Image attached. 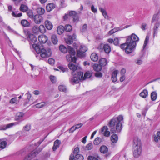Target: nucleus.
Here are the masks:
<instances>
[{
  "label": "nucleus",
  "mask_w": 160,
  "mask_h": 160,
  "mask_svg": "<svg viewBox=\"0 0 160 160\" xmlns=\"http://www.w3.org/2000/svg\"><path fill=\"white\" fill-rule=\"evenodd\" d=\"M139 40L138 37L134 33L131 36H128L126 42L121 44L120 47L122 49L125 50V52L129 54L135 50L136 42Z\"/></svg>",
  "instance_id": "1"
},
{
  "label": "nucleus",
  "mask_w": 160,
  "mask_h": 160,
  "mask_svg": "<svg viewBox=\"0 0 160 160\" xmlns=\"http://www.w3.org/2000/svg\"><path fill=\"white\" fill-rule=\"evenodd\" d=\"M123 120V116L121 115L117 118H112L109 123L108 126L111 128L110 130L112 133H120L122 130V121Z\"/></svg>",
  "instance_id": "2"
},
{
  "label": "nucleus",
  "mask_w": 160,
  "mask_h": 160,
  "mask_svg": "<svg viewBox=\"0 0 160 160\" xmlns=\"http://www.w3.org/2000/svg\"><path fill=\"white\" fill-rule=\"evenodd\" d=\"M59 50L63 53H65L68 50L69 54L66 56L67 60L68 62H71L75 63L77 58L75 56L76 52L70 46H68L66 48L63 45H61L59 47Z\"/></svg>",
  "instance_id": "3"
},
{
  "label": "nucleus",
  "mask_w": 160,
  "mask_h": 160,
  "mask_svg": "<svg viewBox=\"0 0 160 160\" xmlns=\"http://www.w3.org/2000/svg\"><path fill=\"white\" fill-rule=\"evenodd\" d=\"M133 145V153L134 157L137 158L142 153V143L140 139L138 137L134 138Z\"/></svg>",
  "instance_id": "4"
},
{
  "label": "nucleus",
  "mask_w": 160,
  "mask_h": 160,
  "mask_svg": "<svg viewBox=\"0 0 160 160\" xmlns=\"http://www.w3.org/2000/svg\"><path fill=\"white\" fill-rule=\"evenodd\" d=\"M32 47L38 54H40V56L42 58H48L51 56L52 52L50 48L45 49L42 48H40L36 44H33Z\"/></svg>",
  "instance_id": "5"
},
{
  "label": "nucleus",
  "mask_w": 160,
  "mask_h": 160,
  "mask_svg": "<svg viewBox=\"0 0 160 160\" xmlns=\"http://www.w3.org/2000/svg\"><path fill=\"white\" fill-rule=\"evenodd\" d=\"M79 149L78 148L76 147L74 148L73 153L71 154L69 157V160H83V156L78 153Z\"/></svg>",
  "instance_id": "6"
},
{
  "label": "nucleus",
  "mask_w": 160,
  "mask_h": 160,
  "mask_svg": "<svg viewBox=\"0 0 160 160\" xmlns=\"http://www.w3.org/2000/svg\"><path fill=\"white\" fill-rule=\"evenodd\" d=\"M45 146L42 147H40L35 151H33L31 153L26 156L24 160H30L32 158L35 157L36 155L39 153L42 150Z\"/></svg>",
  "instance_id": "7"
},
{
  "label": "nucleus",
  "mask_w": 160,
  "mask_h": 160,
  "mask_svg": "<svg viewBox=\"0 0 160 160\" xmlns=\"http://www.w3.org/2000/svg\"><path fill=\"white\" fill-rule=\"evenodd\" d=\"M77 49V57H81L82 56V54L87 50V48L84 45H81L79 49Z\"/></svg>",
  "instance_id": "8"
},
{
  "label": "nucleus",
  "mask_w": 160,
  "mask_h": 160,
  "mask_svg": "<svg viewBox=\"0 0 160 160\" xmlns=\"http://www.w3.org/2000/svg\"><path fill=\"white\" fill-rule=\"evenodd\" d=\"M99 150L100 152L103 154H106L105 157L108 158L111 155V153L108 152V148L105 145H102L100 147Z\"/></svg>",
  "instance_id": "9"
},
{
  "label": "nucleus",
  "mask_w": 160,
  "mask_h": 160,
  "mask_svg": "<svg viewBox=\"0 0 160 160\" xmlns=\"http://www.w3.org/2000/svg\"><path fill=\"white\" fill-rule=\"evenodd\" d=\"M159 27H160V22H158L154 23L152 28L153 38H154L156 36H157L158 28Z\"/></svg>",
  "instance_id": "10"
},
{
  "label": "nucleus",
  "mask_w": 160,
  "mask_h": 160,
  "mask_svg": "<svg viewBox=\"0 0 160 160\" xmlns=\"http://www.w3.org/2000/svg\"><path fill=\"white\" fill-rule=\"evenodd\" d=\"M19 123L18 122H14L9 123L6 125H2L0 127V130H5L8 129L12 127L13 126H15L18 125L19 124Z\"/></svg>",
  "instance_id": "11"
},
{
  "label": "nucleus",
  "mask_w": 160,
  "mask_h": 160,
  "mask_svg": "<svg viewBox=\"0 0 160 160\" xmlns=\"http://www.w3.org/2000/svg\"><path fill=\"white\" fill-rule=\"evenodd\" d=\"M25 34L29 40L33 42H35L37 41V38L33 34H31L29 32H27Z\"/></svg>",
  "instance_id": "12"
},
{
  "label": "nucleus",
  "mask_w": 160,
  "mask_h": 160,
  "mask_svg": "<svg viewBox=\"0 0 160 160\" xmlns=\"http://www.w3.org/2000/svg\"><path fill=\"white\" fill-rule=\"evenodd\" d=\"M68 12L70 18H73L74 22H77L78 21V17L77 15V13L74 11H69Z\"/></svg>",
  "instance_id": "13"
},
{
  "label": "nucleus",
  "mask_w": 160,
  "mask_h": 160,
  "mask_svg": "<svg viewBox=\"0 0 160 160\" xmlns=\"http://www.w3.org/2000/svg\"><path fill=\"white\" fill-rule=\"evenodd\" d=\"M68 66L69 69L73 72H72V74H73V72L76 71H78L80 69V67L78 65H76L72 63H70L68 65Z\"/></svg>",
  "instance_id": "14"
},
{
  "label": "nucleus",
  "mask_w": 160,
  "mask_h": 160,
  "mask_svg": "<svg viewBox=\"0 0 160 160\" xmlns=\"http://www.w3.org/2000/svg\"><path fill=\"white\" fill-rule=\"evenodd\" d=\"M101 132L104 136L108 137L110 136V132L108 131V128L106 126H104L101 129Z\"/></svg>",
  "instance_id": "15"
},
{
  "label": "nucleus",
  "mask_w": 160,
  "mask_h": 160,
  "mask_svg": "<svg viewBox=\"0 0 160 160\" xmlns=\"http://www.w3.org/2000/svg\"><path fill=\"white\" fill-rule=\"evenodd\" d=\"M43 18L39 14L36 15L34 17V20L36 24H39L43 21Z\"/></svg>",
  "instance_id": "16"
},
{
  "label": "nucleus",
  "mask_w": 160,
  "mask_h": 160,
  "mask_svg": "<svg viewBox=\"0 0 160 160\" xmlns=\"http://www.w3.org/2000/svg\"><path fill=\"white\" fill-rule=\"evenodd\" d=\"M39 42L42 43H45L48 40V37L44 35H41L38 37Z\"/></svg>",
  "instance_id": "17"
},
{
  "label": "nucleus",
  "mask_w": 160,
  "mask_h": 160,
  "mask_svg": "<svg viewBox=\"0 0 160 160\" xmlns=\"http://www.w3.org/2000/svg\"><path fill=\"white\" fill-rule=\"evenodd\" d=\"M24 114L22 112H19L17 113L15 117V120L16 121H22L24 119L23 118L24 116Z\"/></svg>",
  "instance_id": "18"
},
{
  "label": "nucleus",
  "mask_w": 160,
  "mask_h": 160,
  "mask_svg": "<svg viewBox=\"0 0 160 160\" xmlns=\"http://www.w3.org/2000/svg\"><path fill=\"white\" fill-rule=\"evenodd\" d=\"M118 72V70H115L112 72V75L111 79L112 81L113 82H115L117 81V75Z\"/></svg>",
  "instance_id": "19"
},
{
  "label": "nucleus",
  "mask_w": 160,
  "mask_h": 160,
  "mask_svg": "<svg viewBox=\"0 0 160 160\" xmlns=\"http://www.w3.org/2000/svg\"><path fill=\"white\" fill-rule=\"evenodd\" d=\"M79 80H80L76 77V74H75L70 79V82L71 83L74 84L78 83Z\"/></svg>",
  "instance_id": "20"
},
{
  "label": "nucleus",
  "mask_w": 160,
  "mask_h": 160,
  "mask_svg": "<svg viewBox=\"0 0 160 160\" xmlns=\"http://www.w3.org/2000/svg\"><path fill=\"white\" fill-rule=\"evenodd\" d=\"M139 95L141 97L143 98H146L148 95V90L146 89H143V91L139 93Z\"/></svg>",
  "instance_id": "21"
},
{
  "label": "nucleus",
  "mask_w": 160,
  "mask_h": 160,
  "mask_svg": "<svg viewBox=\"0 0 160 160\" xmlns=\"http://www.w3.org/2000/svg\"><path fill=\"white\" fill-rule=\"evenodd\" d=\"M61 142L60 140L57 139L56 140L54 143L53 146L52 147V149L53 151H55L59 148Z\"/></svg>",
  "instance_id": "22"
},
{
  "label": "nucleus",
  "mask_w": 160,
  "mask_h": 160,
  "mask_svg": "<svg viewBox=\"0 0 160 160\" xmlns=\"http://www.w3.org/2000/svg\"><path fill=\"white\" fill-rule=\"evenodd\" d=\"M45 24L46 27L48 29L50 30L52 28V25L51 22L49 20H46L45 22Z\"/></svg>",
  "instance_id": "23"
},
{
  "label": "nucleus",
  "mask_w": 160,
  "mask_h": 160,
  "mask_svg": "<svg viewBox=\"0 0 160 160\" xmlns=\"http://www.w3.org/2000/svg\"><path fill=\"white\" fill-rule=\"evenodd\" d=\"M28 9L27 6L25 4H21L20 8V10L23 12H26Z\"/></svg>",
  "instance_id": "24"
},
{
  "label": "nucleus",
  "mask_w": 160,
  "mask_h": 160,
  "mask_svg": "<svg viewBox=\"0 0 160 160\" xmlns=\"http://www.w3.org/2000/svg\"><path fill=\"white\" fill-rule=\"evenodd\" d=\"M103 49L105 52L107 53H109L111 51L110 46L108 44H105L103 46Z\"/></svg>",
  "instance_id": "25"
},
{
  "label": "nucleus",
  "mask_w": 160,
  "mask_h": 160,
  "mask_svg": "<svg viewBox=\"0 0 160 160\" xmlns=\"http://www.w3.org/2000/svg\"><path fill=\"white\" fill-rule=\"evenodd\" d=\"M65 30L64 27L62 26H59L57 29V32L58 34H62Z\"/></svg>",
  "instance_id": "26"
},
{
  "label": "nucleus",
  "mask_w": 160,
  "mask_h": 160,
  "mask_svg": "<svg viewBox=\"0 0 160 160\" xmlns=\"http://www.w3.org/2000/svg\"><path fill=\"white\" fill-rule=\"evenodd\" d=\"M111 139L112 142L116 143L118 139V135L116 134H114L111 136Z\"/></svg>",
  "instance_id": "27"
},
{
  "label": "nucleus",
  "mask_w": 160,
  "mask_h": 160,
  "mask_svg": "<svg viewBox=\"0 0 160 160\" xmlns=\"http://www.w3.org/2000/svg\"><path fill=\"white\" fill-rule=\"evenodd\" d=\"M21 23L24 27H29L30 25V23L27 20L25 19L21 20Z\"/></svg>",
  "instance_id": "28"
},
{
  "label": "nucleus",
  "mask_w": 160,
  "mask_h": 160,
  "mask_svg": "<svg viewBox=\"0 0 160 160\" xmlns=\"http://www.w3.org/2000/svg\"><path fill=\"white\" fill-rule=\"evenodd\" d=\"M91 58L92 61L96 62L98 59V56L95 53H92L91 55Z\"/></svg>",
  "instance_id": "29"
},
{
  "label": "nucleus",
  "mask_w": 160,
  "mask_h": 160,
  "mask_svg": "<svg viewBox=\"0 0 160 160\" xmlns=\"http://www.w3.org/2000/svg\"><path fill=\"white\" fill-rule=\"evenodd\" d=\"M94 70L97 72H99L101 71L102 69V67L101 65L98 64H94L93 66Z\"/></svg>",
  "instance_id": "30"
},
{
  "label": "nucleus",
  "mask_w": 160,
  "mask_h": 160,
  "mask_svg": "<svg viewBox=\"0 0 160 160\" xmlns=\"http://www.w3.org/2000/svg\"><path fill=\"white\" fill-rule=\"evenodd\" d=\"M55 7V5L52 3L48 4L46 6V9L48 12H50Z\"/></svg>",
  "instance_id": "31"
},
{
  "label": "nucleus",
  "mask_w": 160,
  "mask_h": 160,
  "mask_svg": "<svg viewBox=\"0 0 160 160\" xmlns=\"http://www.w3.org/2000/svg\"><path fill=\"white\" fill-rule=\"evenodd\" d=\"M159 16L158 14H154L151 20V23H153L155 21L159 22Z\"/></svg>",
  "instance_id": "32"
},
{
  "label": "nucleus",
  "mask_w": 160,
  "mask_h": 160,
  "mask_svg": "<svg viewBox=\"0 0 160 160\" xmlns=\"http://www.w3.org/2000/svg\"><path fill=\"white\" fill-rule=\"evenodd\" d=\"M99 10L101 12L105 18H108V16L107 15V13L106 11L104 9L100 7L99 8Z\"/></svg>",
  "instance_id": "33"
},
{
  "label": "nucleus",
  "mask_w": 160,
  "mask_h": 160,
  "mask_svg": "<svg viewBox=\"0 0 160 160\" xmlns=\"http://www.w3.org/2000/svg\"><path fill=\"white\" fill-rule=\"evenodd\" d=\"M78 74L76 75V77L80 80H84L83 73L82 72H79L77 71Z\"/></svg>",
  "instance_id": "34"
},
{
  "label": "nucleus",
  "mask_w": 160,
  "mask_h": 160,
  "mask_svg": "<svg viewBox=\"0 0 160 160\" xmlns=\"http://www.w3.org/2000/svg\"><path fill=\"white\" fill-rule=\"evenodd\" d=\"M99 64L101 66H104L106 65L107 62L106 59L104 58H101L99 61Z\"/></svg>",
  "instance_id": "35"
},
{
  "label": "nucleus",
  "mask_w": 160,
  "mask_h": 160,
  "mask_svg": "<svg viewBox=\"0 0 160 160\" xmlns=\"http://www.w3.org/2000/svg\"><path fill=\"white\" fill-rule=\"evenodd\" d=\"M51 38L52 42L53 44H57L58 42V39L55 35H52Z\"/></svg>",
  "instance_id": "36"
},
{
  "label": "nucleus",
  "mask_w": 160,
  "mask_h": 160,
  "mask_svg": "<svg viewBox=\"0 0 160 160\" xmlns=\"http://www.w3.org/2000/svg\"><path fill=\"white\" fill-rule=\"evenodd\" d=\"M157 97V94L156 92L153 91L152 92L151 94V98L152 101H154L156 100Z\"/></svg>",
  "instance_id": "37"
},
{
  "label": "nucleus",
  "mask_w": 160,
  "mask_h": 160,
  "mask_svg": "<svg viewBox=\"0 0 160 160\" xmlns=\"http://www.w3.org/2000/svg\"><path fill=\"white\" fill-rule=\"evenodd\" d=\"M73 41L71 36H68V37L65 39L66 43L68 44H71L73 42Z\"/></svg>",
  "instance_id": "38"
},
{
  "label": "nucleus",
  "mask_w": 160,
  "mask_h": 160,
  "mask_svg": "<svg viewBox=\"0 0 160 160\" xmlns=\"http://www.w3.org/2000/svg\"><path fill=\"white\" fill-rule=\"evenodd\" d=\"M47 105V103L46 102H43L40 103H39L37 104H36L35 106L36 107L38 108H41Z\"/></svg>",
  "instance_id": "39"
},
{
  "label": "nucleus",
  "mask_w": 160,
  "mask_h": 160,
  "mask_svg": "<svg viewBox=\"0 0 160 160\" xmlns=\"http://www.w3.org/2000/svg\"><path fill=\"white\" fill-rule=\"evenodd\" d=\"M7 142L6 141L1 140L0 142V148L2 149L4 148L6 146Z\"/></svg>",
  "instance_id": "40"
},
{
  "label": "nucleus",
  "mask_w": 160,
  "mask_h": 160,
  "mask_svg": "<svg viewBox=\"0 0 160 160\" xmlns=\"http://www.w3.org/2000/svg\"><path fill=\"white\" fill-rule=\"evenodd\" d=\"M149 39V37L148 35H147L145 38L144 44L143 47V48L144 49L146 46L147 44H148Z\"/></svg>",
  "instance_id": "41"
},
{
  "label": "nucleus",
  "mask_w": 160,
  "mask_h": 160,
  "mask_svg": "<svg viewBox=\"0 0 160 160\" xmlns=\"http://www.w3.org/2000/svg\"><path fill=\"white\" fill-rule=\"evenodd\" d=\"M64 27L65 30L67 32H70L72 29V26L69 24L66 25Z\"/></svg>",
  "instance_id": "42"
},
{
  "label": "nucleus",
  "mask_w": 160,
  "mask_h": 160,
  "mask_svg": "<svg viewBox=\"0 0 160 160\" xmlns=\"http://www.w3.org/2000/svg\"><path fill=\"white\" fill-rule=\"evenodd\" d=\"M39 30L41 33H44L46 32V29L44 25H41L39 26Z\"/></svg>",
  "instance_id": "43"
},
{
  "label": "nucleus",
  "mask_w": 160,
  "mask_h": 160,
  "mask_svg": "<svg viewBox=\"0 0 160 160\" xmlns=\"http://www.w3.org/2000/svg\"><path fill=\"white\" fill-rule=\"evenodd\" d=\"M58 89L60 91L66 92L67 91V88L66 86L63 85L59 86H58Z\"/></svg>",
  "instance_id": "44"
},
{
  "label": "nucleus",
  "mask_w": 160,
  "mask_h": 160,
  "mask_svg": "<svg viewBox=\"0 0 160 160\" xmlns=\"http://www.w3.org/2000/svg\"><path fill=\"white\" fill-rule=\"evenodd\" d=\"M158 140H160V131L158 132L157 133V136L154 137V140L156 142H158Z\"/></svg>",
  "instance_id": "45"
},
{
  "label": "nucleus",
  "mask_w": 160,
  "mask_h": 160,
  "mask_svg": "<svg viewBox=\"0 0 160 160\" xmlns=\"http://www.w3.org/2000/svg\"><path fill=\"white\" fill-rule=\"evenodd\" d=\"M32 30L34 33H38L39 32V28L37 25H35L33 27Z\"/></svg>",
  "instance_id": "46"
},
{
  "label": "nucleus",
  "mask_w": 160,
  "mask_h": 160,
  "mask_svg": "<svg viewBox=\"0 0 160 160\" xmlns=\"http://www.w3.org/2000/svg\"><path fill=\"white\" fill-rule=\"evenodd\" d=\"M101 141V139L97 137L94 141L93 143L95 145H98L100 143Z\"/></svg>",
  "instance_id": "47"
},
{
  "label": "nucleus",
  "mask_w": 160,
  "mask_h": 160,
  "mask_svg": "<svg viewBox=\"0 0 160 160\" xmlns=\"http://www.w3.org/2000/svg\"><path fill=\"white\" fill-rule=\"evenodd\" d=\"M37 11L39 14H42L44 13L45 12V10L43 8L39 7L37 8Z\"/></svg>",
  "instance_id": "48"
},
{
  "label": "nucleus",
  "mask_w": 160,
  "mask_h": 160,
  "mask_svg": "<svg viewBox=\"0 0 160 160\" xmlns=\"http://www.w3.org/2000/svg\"><path fill=\"white\" fill-rule=\"evenodd\" d=\"M27 15L30 18H33V14L32 10H28L27 11Z\"/></svg>",
  "instance_id": "49"
},
{
  "label": "nucleus",
  "mask_w": 160,
  "mask_h": 160,
  "mask_svg": "<svg viewBox=\"0 0 160 160\" xmlns=\"http://www.w3.org/2000/svg\"><path fill=\"white\" fill-rule=\"evenodd\" d=\"M12 14L13 16L15 17H20L22 15V13H18L17 12H15L13 11L12 12Z\"/></svg>",
  "instance_id": "50"
},
{
  "label": "nucleus",
  "mask_w": 160,
  "mask_h": 160,
  "mask_svg": "<svg viewBox=\"0 0 160 160\" xmlns=\"http://www.w3.org/2000/svg\"><path fill=\"white\" fill-rule=\"evenodd\" d=\"M58 68L63 72H68V68H64L61 66H59Z\"/></svg>",
  "instance_id": "51"
},
{
  "label": "nucleus",
  "mask_w": 160,
  "mask_h": 160,
  "mask_svg": "<svg viewBox=\"0 0 160 160\" xmlns=\"http://www.w3.org/2000/svg\"><path fill=\"white\" fill-rule=\"evenodd\" d=\"M70 17L69 16V14L68 12L67 13L65 14V15L63 17V19L64 20H67L70 18Z\"/></svg>",
  "instance_id": "52"
},
{
  "label": "nucleus",
  "mask_w": 160,
  "mask_h": 160,
  "mask_svg": "<svg viewBox=\"0 0 160 160\" xmlns=\"http://www.w3.org/2000/svg\"><path fill=\"white\" fill-rule=\"evenodd\" d=\"M87 28V24H84L81 29V31L82 32H84L86 31Z\"/></svg>",
  "instance_id": "53"
},
{
  "label": "nucleus",
  "mask_w": 160,
  "mask_h": 160,
  "mask_svg": "<svg viewBox=\"0 0 160 160\" xmlns=\"http://www.w3.org/2000/svg\"><path fill=\"white\" fill-rule=\"evenodd\" d=\"M91 74L89 72H86L84 75V80L86 78H88L91 77Z\"/></svg>",
  "instance_id": "54"
},
{
  "label": "nucleus",
  "mask_w": 160,
  "mask_h": 160,
  "mask_svg": "<svg viewBox=\"0 0 160 160\" xmlns=\"http://www.w3.org/2000/svg\"><path fill=\"white\" fill-rule=\"evenodd\" d=\"M31 129V126L29 124H27L23 128V129L25 131H29Z\"/></svg>",
  "instance_id": "55"
},
{
  "label": "nucleus",
  "mask_w": 160,
  "mask_h": 160,
  "mask_svg": "<svg viewBox=\"0 0 160 160\" xmlns=\"http://www.w3.org/2000/svg\"><path fill=\"white\" fill-rule=\"evenodd\" d=\"M86 149L88 150H91L92 148V145L91 143L88 144L86 147Z\"/></svg>",
  "instance_id": "56"
},
{
  "label": "nucleus",
  "mask_w": 160,
  "mask_h": 160,
  "mask_svg": "<svg viewBox=\"0 0 160 160\" xmlns=\"http://www.w3.org/2000/svg\"><path fill=\"white\" fill-rule=\"evenodd\" d=\"M147 26V24L145 23H143L141 25V28L142 30L145 31L146 29V27Z\"/></svg>",
  "instance_id": "57"
},
{
  "label": "nucleus",
  "mask_w": 160,
  "mask_h": 160,
  "mask_svg": "<svg viewBox=\"0 0 160 160\" xmlns=\"http://www.w3.org/2000/svg\"><path fill=\"white\" fill-rule=\"evenodd\" d=\"M12 104L17 103L18 102L16 98H13L11 99L9 102Z\"/></svg>",
  "instance_id": "58"
},
{
  "label": "nucleus",
  "mask_w": 160,
  "mask_h": 160,
  "mask_svg": "<svg viewBox=\"0 0 160 160\" xmlns=\"http://www.w3.org/2000/svg\"><path fill=\"white\" fill-rule=\"evenodd\" d=\"M48 62L50 64L52 65L54 63L55 60L52 58H50L48 59Z\"/></svg>",
  "instance_id": "59"
},
{
  "label": "nucleus",
  "mask_w": 160,
  "mask_h": 160,
  "mask_svg": "<svg viewBox=\"0 0 160 160\" xmlns=\"http://www.w3.org/2000/svg\"><path fill=\"white\" fill-rule=\"evenodd\" d=\"M95 77L98 78H101L102 76V73L98 72L95 73Z\"/></svg>",
  "instance_id": "60"
},
{
  "label": "nucleus",
  "mask_w": 160,
  "mask_h": 160,
  "mask_svg": "<svg viewBox=\"0 0 160 160\" xmlns=\"http://www.w3.org/2000/svg\"><path fill=\"white\" fill-rule=\"evenodd\" d=\"M113 43L115 45H118L119 44V40L118 38H116L113 40Z\"/></svg>",
  "instance_id": "61"
},
{
  "label": "nucleus",
  "mask_w": 160,
  "mask_h": 160,
  "mask_svg": "<svg viewBox=\"0 0 160 160\" xmlns=\"http://www.w3.org/2000/svg\"><path fill=\"white\" fill-rule=\"evenodd\" d=\"M143 61L142 60V58H140L137 59L136 62V63L138 65H140L142 63Z\"/></svg>",
  "instance_id": "62"
},
{
  "label": "nucleus",
  "mask_w": 160,
  "mask_h": 160,
  "mask_svg": "<svg viewBox=\"0 0 160 160\" xmlns=\"http://www.w3.org/2000/svg\"><path fill=\"white\" fill-rule=\"evenodd\" d=\"M49 78L51 81L53 83H54L56 82L55 77L54 76H50Z\"/></svg>",
  "instance_id": "63"
},
{
  "label": "nucleus",
  "mask_w": 160,
  "mask_h": 160,
  "mask_svg": "<svg viewBox=\"0 0 160 160\" xmlns=\"http://www.w3.org/2000/svg\"><path fill=\"white\" fill-rule=\"evenodd\" d=\"M88 160H98V159L96 157L92 156H89L88 158Z\"/></svg>",
  "instance_id": "64"
}]
</instances>
